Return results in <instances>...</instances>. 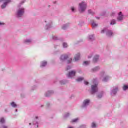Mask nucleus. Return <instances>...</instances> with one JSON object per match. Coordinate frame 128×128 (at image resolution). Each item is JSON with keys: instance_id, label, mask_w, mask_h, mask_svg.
<instances>
[{"instance_id": "f257e3e1", "label": "nucleus", "mask_w": 128, "mask_h": 128, "mask_svg": "<svg viewBox=\"0 0 128 128\" xmlns=\"http://www.w3.org/2000/svg\"><path fill=\"white\" fill-rule=\"evenodd\" d=\"M92 82L94 84L91 86L90 92L92 94H94L96 92H98V79H94Z\"/></svg>"}, {"instance_id": "f03ea898", "label": "nucleus", "mask_w": 128, "mask_h": 128, "mask_svg": "<svg viewBox=\"0 0 128 128\" xmlns=\"http://www.w3.org/2000/svg\"><path fill=\"white\" fill-rule=\"evenodd\" d=\"M88 4L86 2H82L79 3L78 4V10L80 12H84L86 10V6Z\"/></svg>"}, {"instance_id": "7ed1b4c3", "label": "nucleus", "mask_w": 128, "mask_h": 128, "mask_svg": "<svg viewBox=\"0 0 128 128\" xmlns=\"http://www.w3.org/2000/svg\"><path fill=\"white\" fill-rule=\"evenodd\" d=\"M24 8L22 7L19 8L16 13V16L17 18H21L24 16Z\"/></svg>"}, {"instance_id": "20e7f679", "label": "nucleus", "mask_w": 128, "mask_h": 128, "mask_svg": "<svg viewBox=\"0 0 128 128\" xmlns=\"http://www.w3.org/2000/svg\"><path fill=\"white\" fill-rule=\"evenodd\" d=\"M104 32H106L107 36H112V30L108 29V28H104L101 30V34H104Z\"/></svg>"}, {"instance_id": "39448f33", "label": "nucleus", "mask_w": 128, "mask_h": 128, "mask_svg": "<svg viewBox=\"0 0 128 128\" xmlns=\"http://www.w3.org/2000/svg\"><path fill=\"white\" fill-rule=\"evenodd\" d=\"M70 56V53H67L66 54H62L60 57V60L61 62H64L65 60H66Z\"/></svg>"}, {"instance_id": "423d86ee", "label": "nucleus", "mask_w": 128, "mask_h": 128, "mask_svg": "<svg viewBox=\"0 0 128 128\" xmlns=\"http://www.w3.org/2000/svg\"><path fill=\"white\" fill-rule=\"evenodd\" d=\"M118 86L113 87L112 90L110 91L111 96H116V92H118Z\"/></svg>"}, {"instance_id": "0eeeda50", "label": "nucleus", "mask_w": 128, "mask_h": 128, "mask_svg": "<svg viewBox=\"0 0 128 128\" xmlns=\"http://www.w3.org/2000/svg\"><path fill=\"white\" fill-rule=\"evenodd\" d=\"M90 100L88 99H86L84 100L82 106V108H86V106H88L90 104Z\"/></svg>"}, {"instance_id": "6e6552de", "label": "nucleus", "mask_w": 128, "mask_h": 128, "mask_svg": "<svg viewBox=\"0 0 128 128\" xmlns=\"http://www.w3.org/2000/svg\"><path fill=\"white\" fill-rule=\"evenodd\" d=\"M76 70H72L68 72V74H67L68 78H72V76H76Z\"/></svg>"}, {"instance_id": "1a4fd4ad", "label": "nucleus", "mask_w": 128, "mask_h": 128, "mask_svg": "<svg viewBox=\"0 0 128 128\" xmlns=\"http://www.w3.org/2000/svg\"><path fill=\"white\" fill-rule=\"evenodd\" d=\"M12 2V0H6L4 4L1 6V8L4 10V8H6V6H8V4H10Z\"/></svg>"}, {"instance_id": "9d476101", "label": "nucleus", "mask_w": 128, "mask_h": 128, "mask_svg": "<svg viewBox=\"0 0 128 128\" xmlns=\"http://www.w3.org/2000/svg\"><path fill=\"white\" fill-rule=\"evenodd\" d=\"M124 20V15L122 12H120L118 14V16L117 17V20L118 22H122Z\"/></svg>"}, {"instance_id": "9b49d317", "label": "nucleus", "mask_w": 128, "mask_h": 128, "mask_svg": "<svg viewBox=\"0 0 128 128\" xmlns=\"http://www.w3.org/2000/svg\"><path fill=\"white\" fill-rule=\"evenodd\" d=\"M38 116H36L35 119L34 120L32 124L34 126V128L38 127Z\"/></svg>"}, {"instance_id": "f8f14e48", "label": "nucleus", "mask_w": 128, "mask_h": 128, "mask_svg": "<svg viewBox=\"0 0 128 128\" xmlns=\"http://www.w3.org/2000/svg\"><path fill=\"white\" fill-rule=\"evenodd\" d=\"M54 94V92L52 90H48L47 92H46L44 94L45 96L48 97L50 96L52 94Z\"/></svg>"}, {"instance_id": "ddd939ff", "label": "nucleus", "mask_w": 128, "mask_h": 128, "mask_svg": "<svg viewBox=\"0 0 128 128\" xmlns=\"http://www.w3.org/2000/svg\"><path fill=\"white\" fill-rule=\"evenodd\" d=\"M104 91L100 92L97 94V98H102L104 96Z\"/></svg>"}, {"instance_id": "4468645a", "label": "nucleus", "mask_w": 128, "mask_h": 128, "mask_svg": "<svg viewBox=\"0 0 128 128\" xmlns=\"http://www.w3.org/2000/svg\"><path fill=\"white\" fill-rule=\"evenodd\" d=\"M80 58V54L78 53L74 57V61L78 62V60H79Z\"/></svg>"}, {"instance_id": "2eb2a0df", "label": "nucleus", "mask_w": 128, "mask_h": 128, "mask_svg": "<svg viewBox=\"0 0 128 128\" xmlns=\"http://www.w3.org/2000/svg\"><path fill=\"white\" fill-rule=\"evenodd\" d=\"M98 58H100V56L98 55H96L93 58V62L96 63L98 62Z\"/></svg>"}, {"instance_id": "dca6fc26", "label": "nucleus", "mask_w": 128, "mask_h": 128, "mask_svg": "<svg viewBox=\"0 0 128 128\" xmlns=\"http://www.w3.org/2000/svg\"><path fill=\"white\" fill-rule=\"evenodd\" d=\"M52 22H50L48 24H46L45 26L46 30H50V28H52Z\"/></svg>"}, {"instance_id": "f3484780", "label": "nucleus", "mask_w": 128, "mask_h": 128, "mask_svg": "<svg viewBox=\"0 0 128 128\" xmlns=\"http://www.w3.org/2000/svg\"><path fill=\"white\" fill-rule=\"evenodd\" d=\"M88 38V40H90V42H92V40H94V34L89 35Z\"/></svg>"}, {"instance_id": "a211bd4d", "label": "nucleus", "mask_w": 128, "mask_h": 128, "mask_svg": "<svg viewBox=\"0 0 128 128\" xmlns=\"http://www.w3.org/2000/svg\"><path fill=\"white\" fill-rule=\"evenodd\" d=\"M100 66H97L93 68L92 69V72H98V70H100Z\"/></svg>"}, {"instance_id": "6ab92c4d", "label": "nucleus", "mask_w": 128, "mask_h": 128, "mask_svg": "<svg viewBox=\"0 0 128 128\" xmlns=\"http://www.w3.org/2000/svg\"><path fill=\"white\" fill-rule=\"evenodd\" d=\"M110 76H105L104 77L102 80V82H108V80H110Z\"/></svg>"}, {"instance_id": "aec40b11", "label": "nucleus", "mask_w": 128, "mask_h": 128, "mask_svg": "<svg viewBox=\"0 0 128 128\" xmlns=\"http://www.w3.org/2000/svg\"><path fill=\"white\" fill-rule=\"evenodd\" d=\"M47 64V62L46 61H43L41 62L40 65V68H44V66Z\"/></svg>"}, {"instance_id": "412c9836", "label": "nucleus", "mask_w": 128, "mask_h": 128, "mask_svg": "<svg viewBox=\"0 0 128 128\" xmlns=\"http://www.w3.org/2000/svg\"><path fill=\"white\" fill-rule=\"evenodd\" d=\"M24 44H30L32 42L31 39H26L24 40Z\"/></svg>"}, {"instance_id": "4be33fe9", "label": "nucleus", "mask_w": 128, "mask_h": 128, "mask_svg": "<svg viewBox=\"0 0 128 128\" xmlns=\"http://www.w3.org/2000/svg\"><path fill=\"white\" fill-rule=\"evenodd\" d=\"M68 24H64V25L62 26V30H66L68 28Z\"/></svg>"}, {"instance_id": "5701e85b", "label": "nucleus", "mask_w": 128, "mask_h": 128, "mask_svg": "<svg viewBox=\"0 0 128 128\" xmlns=\"http://www.w3.org/2000/svg\"><path fill=\"white\" fill-rule=\"evenodd\" d=\"M70 10L72 12H76V7L74 6H71L70 8Z\"/></svg>"}, {"instance_id": "b1692460", "label": "nucleus", "mask_w": 128, "mask_h": 128, "mask_svg": "<svg viewBox=\"0 0 128 128\" xmlns=\"http://www.w3.org/2000/svg\"><path fill=\"white\" fill-rule=\"evenodd\" d=\"M68 82V81L66 80H62L60 81V84H66Z\"/></svg>"}, {"instance_id": "393cba45", "label": "nucleus", "mask_w": 128, "mask_h": 128, "mask_svg": "<svg viewBox=\"0 0 128 128\" xmlns=\"http://www.w3.org/2000/svg\"><path fill=\"white\" fill-rule=\"evenodd\" d=\"M11 106L12 107V108H16V106H18V105L12 102L11 104Z\"/></svg>"}, {"instance_id": "a878e982", "label": "nucleus", "mask_w": 128, "mask_h": 128, "mask_svg": "<svg viewBox=\"0 0 128 128\" xmlns=\"http://www.w3.org/2000/svg\"><path fill=\"white\" fill-rule=\"evenodd\" d=\"M92 28H96V26H98V24H96L94 22H92Z\"/></svg>"}, {"instance_id": "bb28decb", "label": "nucleus", "mask_w": 128, "mask_h": 128, "mask_svg": "<svg viewBox=\"0 0 128 128\" xmlns=\"http://www.w3.org/2000/svg\"><path fill=\"white\" fill-rule=\"evenodd\" d=\"M76 80L77 82H82V80H84V78L83 77H79Z\"/></svg>"}, {"instance_id": "cd10ccee", "label": "nucleus", "mask_w": 128, "mask_h": 128, "mask_svg": "<svg viewBox=\"0 0 128 128\" xmlns=\"http://www.w3.org/2000/svg\"><path fill=\"white\" fill-rule=\"evenodd\" d=\"M6 120H4V118H0V122H1V124H4Z\"/></svg>"}, {"instance_id": "c85d7f7f", "label": "nucleus", "mask_w": 128, "mask_h": 128, "mask_svg": "<svg viewBox=\"0 0 128 128\" xmlns=\"http://www.w3.org/2000/svg\"><path fill=\"white\" fill-rule=\"evenodd\" d=\"M88 64H90V61H84L83 62V66H88Z\"/></svg>"}, {"instance_id": "c756f323", "label": "nucleus", "mask_w": 128, "mask_h": 128, "mask_svg": "<svg viewBox=\"0 0 128 128\" xmlns=\"http://www.w3.org/2000/svg\"><path fill=\"white\" fill-rule=\"evenodd\" d=\"M91 126L92 128H96V123H94V122H93L91 124Z\"/></svg>"}, {"instance_id": "7c9ffc66", "label": "nucleus", "mask_w": 128, "mask_h": 128, "mask_svg": "<svg viewBox=\"0 0 128 128\" xmlns=\"http://www.w3.org/2000/svg\"><path fill=\"white\" fill-rule=\"evenodd\" d=\"M62 46L64 48H66L68 46V44H66V42H63L62 44Z\"/></svg>"}, {"instance_id": "2f4dec72", "label": "nucleus", "mask_w": 128, "mask_h": 128, "mask_svg": "<svg viewBox=\"0 0 128 128\" xmlns=\"http://www.w3.org/2000/svg\"><path fill=\"white\" fill-rule=\"evenodd\" d=\"M116 20H112L110 23V24H112V25H114V24H116Z\"/></svg>"}, {"instance_id": "473e14b6", "label": "nucleus", "mask_w": 128, "mask_h": 128, "mask_svg": "<svg viewBox=\"0 0 128 128\" xmlns=\"http://www.w3.org/2000/svg\"><path fill=\"white\" fill-rule=\"evenodd\" d=\"M88 14H94V12H92V10H88Z\"/></svg>"}, {"instance_id": "72a5a7b5", "label": "nucleus", "mask_w": 128, "mask_h": 128, "mask_svg": "<svg viewBox=\"0 0 128 128\" xmlns=\"http://www.w3.org/2000/svg\"><path fill=\"white\" fill-rule=\"evenodd\" d=\"M68 116H70V113H67L64 115V118H68Z\"/></svg>"}, {"instance_id": "f704fd0d", "label": "nucleus", "mask_w": 128, "mask_h": 128, "mask_svg": "<svg viewBox=\"0 0 128 128\" xmlns=\"http://www.w3.org/2000/svg\"><path fill=\"white\" fill-rule=\"evenodd\" d=\"M52 40H58V37L56 36H53Z\"/></svg>"}, {"instance_id": "c9c22d12", "label": "nucleus", "mask_w": 128, "mask_h": 128, "mask_svg": "<svg viewBox=\"0 0 128 128\" xmlns=\"http://www.w3.org/2000/svg\"><path fill=\"white\" fill-rule=\"evenodd\" d=\"M128 86L124 85L123 87L124 90H128Z\"/></svg>"}, {"instance_id": "e433bc0d", "label": "nucleus", "mask_w": 128, "mask_h": 128, "mask_svg": "<svg viewBox=\"0 0 128 128\" xmlns=\"http://www.w3.org/2000/svg\"><path fill=\"white\" fill-rule=\"evenodd\" d=\"M72 60V58H70L69 60H67V64H70Z\"/></svg>"}, {"instance_id": "4c0bfd02", "label": "nucleus", "mask_w": 128, "mask_h": 128, "mask_svg": "<svg viewBox=\"0 0 128 128\" xmlns=\"http://www.w3.org/2000/svg\"><path fill=\"white\" fill-rule=\"evenodd\" d=\"M78 118H76L72 120V122H78Z\"/></svg>"}, {"instance_id": "58836bf2", "label": "nucleus", "mask_w": 128, "mask_h": 128, "mask_svg": "<svg viewBox=\"0 0 128 128\" xmlns=\"http://www.w3.org/2000/svg\"><path fill=\"white\" fill-rule=\"evenodd\" d=\"M70 68H72V66H68L66 68L67 70H70Z\"/></svg>"}, {"instance_id": "ea45409f", "label": "nucleus", "mask_w": 128, "mask_h": 128, "mask_svg": "<svg viewBox=\"0 0 128 128\" xmlns=\"http://www.w3.org/2000/svg\"><path fill=\"white\" fill-rule=\"evenodd\" d=\"M26 2V0H23L22 1H21V2H20V5L21 4H23L24 3Z\"/></svg>"}, {"instance_id": "a19ab883", "label": "nucleus", "mask_w": 128, "mask_h": 128, "mask_svg": "<svg viewBox=\"0 0 128 128\" xmlns=\"http://www.w3.org/2000/svg\"><path fill=\"white\" fill-rule=\"evenodd\" d=\"M84 84H86V86H88V82H86V81H84Z\"/></svg>"}, {"instance_id": "79ce46f5", "label": "nucleus", "mask_w": 128, "mask_h": 128, "mask_svg": "<svg viewBox=\"0 0 128 128\" xmlns=\"http://www.w3.org/2000/svg\"><path fill=\"white\" fill-rule=\"evenodd\" d=\"M92 54L88 56V58H92Z\"/></svg>"}, {"instance_id": "37998d69", "label": "nucleus", "mask_w": 128, "mask_h": 128, "mask_svg": "<svg viewBox=\"0 0 128 128\" xmlns=\"http://www.w3.org/2000/svg\"><path fill=\"white\" fill-rule=\"evenodd\" d=\"M2 128H8V126H6L4 125H3Z\"/></svg>"}, {"instance_id": "c03bdc74", "label": "nucleus", "mask_w": 128, "mask_h": 128, "mask_svg": "<svg viewBox=\"0 0 128 128\" xmlns=\"http://www.w3.org/2000/svg\"><path fill=\"white\" fill-rule=\"evenodd\" d=\"M116 14V13L115 12H112V16H114Z\"/></svg>"}, {"instance_id": "a18cd8bd", "label": "nucleus", "mask_w": 128, "mask_h": 128, "mask_svg": "<svg viewBox=\"0 0 128 128\" xmlns=\"http://www.w3.org/2000/svg\"><path fill=\"white\" fill-rule=\"evenodd\" d=\"M36 86H34V88H32V90H36Z\"/></svg>"}, {"instance_id": "49530a36", "label": "nucleus", "mask_w": 128, "mask_h": 128, "mask_svg": "<svg viewBox=\"0 0 128 128\" xmlns=\"http://www.w3.org/2000/svg\"><path fill=\"white\" fill-rule=\"evenodd\" d=\"M50 106V103H47V106Z\"/></svg>"}, {"instance_id": "de8ad7c7", "label": "nucleus", "mask_w": 128, "mask_h": 128, "mask_svg": "<svg viewBox=\"0 0 128 128\" xmlns=\"http://www.w3.org/2000/svg\"><path fill=\"white\" fill-rule=\"evenodd\" d=\"M2 24H4L0 22V26H2Z\"/></svg>"}, {"instance_id": "09e8293b", "label": "nucleus", "mask_w": 128, "mask_h": 128, "mask_svg": "<svg viewBox=\"0 0 128 128\" xmlns=\"http://www.w3.org/2000/svg\"><path fill=\"white\" fill-rule=\"evenodd\" d=\"M96 18H97V20H100V17L96 16Z\"/></svg>"}, {"instance_id": "8fccbe9b", "label": "nucleus", "mask_w": 128, "mask_h": 128, "mask_svg": "<svg viewBox=\"0 0 128 128\" xmlns=\"http://www.w3.org/2000/svg\"><path fill=\"white\" fill-rule=\"evenodd\" d=\"M48 22V20H46L44 21L45 22Z\"/></svg>"}, {"instance_id": "3c124183", "label": "nucleus", "mask_w": 128, "mask_h": 128, "mask_svg": "<svg viewBox=\"0 0 128 128\" xmlns=\"http://www.w3.org/2000/svg\"><path fill=\"white\" fill-rule=\"evenodd\" d=\"M5 112H8V110L6 109Z\"/></svg>"}, {"instance_id": "603ef678", "label": "nucleus", "mask_w": 128, "mask_h": 128, "mask_svg": "<svg viewBox=\"0 0 128 128\" xmlns=\"http://www.w3.org/2000/svg\"><path fill=\"white\" fill-rule=\"evenodd\" d=\"M15 112H18V109H16Z\"/></svg>"}, {"instance_id": "864d4df0", "label": "nucleus", "mask_w": 128, "mask_h": 128, "mask_svg": "<svg viewBox=\"0 0 128 128\" xmlns=\"http://www.w3.org/2000/svg\"><path fill=\"white\" fill-rule=\"evenodd\" d=\"M42 106H44V105L41 106V108H42Z\"/></svg>"}, {"instance_id": "5fc2aeb1", "label": "nucleus", "mask_w": 128, "mask_h": 128, "mask_svg": "<svg viewBox=\"0 0 128 128\" xmlns=\"http://www.w3.org/2000/svg\"><path fill=\"white\" fill-rule=\"evenodd\" d=\"M103 74H104V72H102Z\"/></svg>"}, {"instance_id": "6e6d98bb", "label": "nucleus", "mask_w": 128, "mask_h": 128, "mask_svg": "<svg viewBox=\"0 0 128 128\" xmlns=\"http://www.w3.org/2000/svg\"><path fill=\"white\" fill-rule=\"evenodd\" d=\"M29 124H30H30H32V123H30Z\"/></svg>"}, {"instance_id": "4d7b16f0", "label": "nucleus", "mask_w": 128, "mask_h": 128, "mask_svg": "<svg viewBox=\"0 0 128 128\" xmlns=\"http://www.w3.org/2000/svg\"><path fill=\"white\" fill-rule=\"evenodd\" d=\"M54 48H56V45L54 46Z\"/></svg>"}, {"instance_id": "13d9d810", "label": "nucleus", "mask_w": 128, "mask_h": 128, "mask_svg": "<svg viewBox=\"0 0 128 128\" xmlns=\"http://www.w3.org/2000/svg\"><path fill=\"white\" fill-rule=\"evenodd\" d=\"M56 2H54V4H56Z\"/></svg>"}, {"instance_id": "bf43d9fd", "label": "nucleus", "mask_w": 128, "mask_h": 128, "mask_svg": "<svg viewBox=\"0 0 128 128\" xmlns=\"http://www.w3.org/2000/svg\"><path fill=\"white\" fill-rule=\"evenodd\" d=\"M19 6H20V5H19Z\"/></svg>"}]
</instances>
